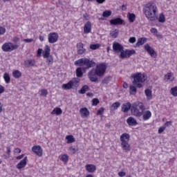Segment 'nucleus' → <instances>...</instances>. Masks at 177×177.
Wrapping results in <instances>:
<instances>
[{"label":"nucleus","instance_id":"nucleus-1","mask_svg":"<svg viewBox=\"0 0 177 177\" xmlns=\"http://www.w3.org/2000/svg\"><path fill=\"white\" fill-rule=\"evenodd\" d=\"M142 12L149 21H156L158 20V8L153 2H149L144 6Z\"/></svg>","mask_w":177,"mask_h":177},{"label":"nucleus","instance_id":"nucleus-2","mask_svg":"<svg viewBox=\"0 0 177 177\" xmlns=\"http://www.w3.org/2000/svg\"><path fill=\"white\" fill-rule=\"evenodd\" d=\"M130 138L131 136L127 133H124L120 136V146L124 153L131 151V145H129Z\"/></svg>","mask_w":177,"mask_h":177},{"label":"nucleus","instance_id":"nucleus-3","mask_svg":"<svg viewBox=\"0 0 177 177\" xmlns=\"http://www.w3.org/2000/svg\"><path fill=\"white\" fill-rule=\"evenodd\" d=\"M131 77L133 78V85H136V88H142V84L147 80V77L145 74H142L141 73H134Z\"/></svg>","mask_w":177,"mask_h":177},{"label":"nucleus","instance_id":"nucleus-4","mask_svg":"<svg viewBox=\"0 0 177 177\" xmlns=\"http://www.w3.org/2000/svg\"><path fill=\"white\" fill-rule=\"evenodd\" d=\"M78 86H80L78 80H71L67 84H62V88L67 91L68 89H77Z\"/></svg>","mask_w":177,"mask_h":177},{"label":"nucleus","instance_id":"nucleus-5","mask_svg":"<svg viewBox=\"0 0 177 177\" xmlns=\"http://www.w3.org/2000/svg\"><path fill=\"white\" fill-rule=\"evenodd\" d=\"M136 51L135 50H129V49H126V50H122V53L119 55L120 59H129L132 55H136Z\"/></svg>","mask_w":177,"mask_h":177},{"label":"nucleus","instance_id":"nucleus-6","mask_svg":"<svg viewBox=\"0 0 177 177\" xmlns=\"http://www.w3.org/2000/svg\"><path fill=\"white\" fill-rule=\"evenodd\" d=\"M106 68L107 66H106V64L102 63L97 65L95 71L97 72L98 77H103L106 73Z\"/></svg>","mask_w":177,"mask_h":177},{"label":"nucleus","instance_id":"nucleus-7","mask_svg":"<svg viewBox=\"0 0 177 177\" xmlns=\"http://www.w3.org/2000/svg\"><path fill=\"white\" fill-rule=\"evenodd\" d=\"M88 77L89 80L91 82H99V77L97 75V72L95 70V68H92L88 73Z\"/></svg>","mask_w":177,"mask_h":177},{"label":"nucleus","instance_id":"nucleus-8","mask_svg":"<svg viewBox=\"0 0 177 177\" xmlns=\"http://www.w3.org/2000/svg\"><path fill=\"white\" fill-rule=\"evenodd\" d=\"M131 112L133 115H135V117H142V111L140 112V111H139L138 109V104L136 103L131 105Z\"/></svg>","mask_w":177,"mask_h":177},{"label":"nucleus","instance_id":"nucleus-9","mask_svg":"<svg viewBox=\"0 0 177 177\" xmlns=\"http://www.w3.org/2000/svg\"><path fill=\"white\" fill-rule=\"evenodd\" d=\"M111 26H125V21L120 17L111 19L109 21Z\"/></svg>","mask_w":177,"mask_h":177},{"label":"nucleus","instance_id":"nucleus-10","mask_svg":"<svg viewBox=\"0 0 177 177\" xmlns=\"http://www.w3.org/2000/svg\"><path fill=\"white\" fill-rule=\"evenodd\" d=\"M32 151H33L38 157H42L44 154V149L39 145H35L32 147Z\"/></svg>","mask_w":177,"mask_h":177},{"label":"nucleus","instance_id":"nucleus-11","mask_svg":"<svg viewBox=\"0 0 177 177\" xmlns=\"http://www.w3.org/2000/svg\"><path fill=\"white\" fill-rule=\"evenodd\" d=\"M144 49L146 50V51L147 52V53L151 56V57H153L154 59H156V57H157V53L156 52L155 50H153V48H151L150 46L149 45H145L144 46Z\"/></svg>","mask_w":177,"mask_h":177},{"label":"nucleus","instance_id":"nucleus-12","mask_svg":"<svg viewBox=\"0 0 177 177\" xmlns=\"http://www.w3.org/2000/svg\"><path fill=\"white\" fill-rule=\"evenodd\" d=\"M59 39V35L56 32H50L48 34V42L50 44H55V42H57Z\"/></svg>","mask_w":177,"mask_h":177},{"label":"nucleus","instance_id":"nucleus-13","mask_svg":"<svg viewBox=\"0 0 177 177\" xmlns=\"http://www.w3.org/2000/svg\"><path fill=\"white\" fill-rule=\"evenodd\" d=\"M19 46L17 45H3L1 49L3 52H12V50H15V49H17Z\"/></svg>","mask_w":177,"mask_h":177},{"label":"nucleus","instance_id":"nucleus-14","mask_svg":"<svg viewBox=\"0 0 177 177\" xmlns=\"http://www.w3.org/2000/svg\"><path fill=\"white\" fill-rule=\"evenodd\" d=\"M143 121H147L151 118V111L149 110L142 111Z\"/></svg>","mask_w":177,"mask_h":177},{"label":"nucleus","instance_id":"nucleus-15","mask_svg":"<svg viewBox=\"0 0 177 177\" xmlns=\"http://www.w3.org/2000/svg\"><path fill=\"white\" fill-rule=\"evenodd\" d=\"M85 169L89 174H93L96 171V165L93 164H87L85 165Z\"/></svg>","mask_w":177,"mask_h":177},{"label":"nucleus","instance_id":"nucleus-16","mask_svg":"<svg viewBox=\"0 0 177 177\" xmlns=\"http://www.w3.org/2000/svg\"><path fill=\"white\" fill-rule=\"evenodd\" d=\"M80 113L82 118H88V117H89V110H88V108L86 107L81 108L80 110Z\"/></svg>","mask_w":177,"mask_h":177},{"label":"nucleus","instance_id":"nucleus-17","mask_svg":"<svg viewBox=\"0 0 177 177\" xmlns=\"http://www.w3.org/2000/svg\"><path fill=\"white\" fill-rule=\"evenodd\" d=\"M92 31V23L88 21L84 26V34H89Z\"/></svg>","mask_w":177,"mask_h":177},{"label":"nucleus","instance_id":"nucleus-18","mask_svg":"<svg viewBox=\"0 0 177 177\" xmlns=\"http://www.w3.org/2000/svg\"><path fill=\"white\" fill-rule=\"evenodd\" d=\"M113 50L115 53H117L118 55H121L122 50H124V46H122V45H113Z\"/></svg>","mask_w":177,"mask_h":177},{"label":"nucleus","instance_id":"nucleus-19","mask_svg":"<svg viewBox=\"0 0 177 177\" xmlns=\"http://www.w3.org/2000/svg\"><path fill=\"white\" fill-rule=\"evenodd\" d=\"M132 105L131 102H127L122 105V111L123 113H128L129 110H131Z\"/></svg>","mask_w":177,"mask_h":177},{"label":"nucleus","instance_id":"nucleus-20","mask_svg":"<svg viewBox=\"0 0 177 177\" xmlns=\"http://www.w3.org/2000/svg\"><path fill=\"white\" fill-rule=\"evenodd\" d=\"M127 123L129 127H135L138 125V122L136 121V119L133 118V117H129L127 120Z\"/></svg>","mask_w":177,"mask_h":177},{"label":"nucleus","instance_id":"nucleus-21","mask_svg":"<svg viewBox=\"0 0 177 177\" xmlns=\"http://www.w3.org/2000/svg\"><path fill=\"white\" fill-rule=\"evenodd\" d=\"M27 165V156H26L22 160H21L17 165V169H21V168H24Z\"/></svg>","mask_w":177,"mask_h":177},{"label":"nucleus","instance_id":"nucleus-22","mask_svg":"<svg viewBox=\"0 0 177 177\" xmlns=\"http://www.w3.org/2000/svg\"><path fill=\"white\" fill-rule=\"evenodd\" d=\"M50 56V47L46 46L43 51V57L44 59H48Z\"/></svg>","mask_w":177,"mask_h":177},{"label":"nucleus","instance_id":"nucleus-23","mask_svg":"<svg viewBox=\"0 0 177 177\" xmlns=\"http://www.w3.org/2000/svg\"><path fill=\"white\" fill-rule=\"evenodd\" d=\"M85 66H86V67L88 68H91L95 67L96 66V62H95L93 61H91L88 59H86Z\"/></svg>","mask_w":177,"mask_h":177},{"label":"nucleus","instance_id":"nucleus-24","mask_svg":"<svg viewBox=\"0 0 177 177\" xmlns=\"http://www.w3.org/2000/svg\"><path fill=\"white\" fill-rule=\"evenodd\" d=\"M127 19L129 23H133L136 20V15L133 13L129 12L127 14Z\"/></svg>","mask_w":177,"mask_h":177},{"label":"nucleus","instance_id":"nucleus-25","mask_svg":"<svg viewBox=\"0 0 177 177\" xmlns=\"http://www.w3.org/2000/svg\"><path fill=\"white\" fill-rule=\"evenodd\" d=\"M86 59L81 58L75 62V66H85V61Z\"/></svg>","mask_w":177,"mask_h":177},{"label":"nucleus","instance_id":"nucleus-26","mask_svg":"<svg viewBox=\"0 0 177 177\" xmlns=\"http://www.w3.org/2000/svg\"><path fill=\"white\" fill-rule=\"evenodd\" d=\"M66 139L67 140L66 143H68V144L74 143V142H75V138L72 135L66 136Z\"/></svg>","mask_w":177,"mask_h":177},{"label":"nucleus","instance_id":"nucleus-27","mask_svg":"<svg viewBox=\"0 0 177 177\" xmlns=\"http://www.w3.org/2000/svg\"><path fill=\"white\" fill-rule=\"evenodd\" d=\"M86 52V50L84 48V46L79 45L77 46V53L79 55H84Z\"/></svg>","mask_w":177,"mask_h":177},{"label":"nucleus","instance_id":"nucleus-28","mask_svg":"<svg viewBox=\"0 0 177 177\" xmlns=\"http://www.w3.org/2000/svg\"><path fill=\"white\" fill-rule=\"evenodd\" d=\"M145 93L148 100L152 99L153 95H152L151 90L147 88L145 90Z\"/></svg>","mask_w":177,"mask_h":177},{"label":"nucleus","instance_id":"nucleus-29","mask_svg":"<svg viewBox=\"0 0 177 177\" xmlns=\"http://www.w3.org/2000/svg\"><path fill=\"white\" fill-rule=\"evenodd\" d=\"M87 91H89V86H88V85H84L79 91V93H81V95H84V94L86 93Z\"/></svg>","mask_w":177,"mask_h":177},{"label":"nucleus","instance_id":"nucleus-30","mask_svg":"<svg viewBox=\"0 0 177 177\" xmlns=\"http://www.w3.org/2000/svg\"><path fill=\"white\" fill-rule=\"evenodd\" d=\"M76 76L77 78H82L84 77V73H82V68H77L76 69Z\"/></svg>","mask_w":177,"mask_h":177},{"label":"nucleus","instance_id":"nucleus-31","mask_svg":"<svg viewBox=\"0 0 177 177\" xmlns=\"http://www.w3.org/2000/svg\"><path fill=\"white\" fill-rule=\"evenodd\" d=\"M159 23H165V15L164 13H160L159 14V16H158V19H157Z\"/></svg>","mask_w":177,"mask_h":177},{"label":"nucleus","instance_id":"nucleus-32","mask_svg":"<svg viewBox=\"0 0 177 177\" xmlns=\"http://www.w3.org/2000/svg\"><path fill=\"white\" fill-rule=\"evenodd\" d=\"M146 42H147V38L141 37L138 39V42L136 43V45H144V44H146Z\"/></svg>","mask_w":177,"mask_h":177},{"label":"nucleus","instance_id":"nucleus-33","mask_svg":"<svg viewBox=\"0 0 177 177\" xmlns=\"http://www.w3.org/2000/svg\"><path fill=\"white\" fill-rule=\"evenodd\" d=\"M118 34H120V32L118 29H115L110 32V35L112 38H117V37H118Z\"/></svg>","mask_w":177,"mask_h":177},{"label":"nucleus","instance_id":"nucleus-34","mask_svg":"<svg viewBox=\"0 0 177 177\" xmlns=\"http://www.w3.org/2000/svg\"><path fill=\"white\" fill-rule=\"evenodd\" d=\"M62 113H63V111H62V109H60V108H55L51 112V114H56V115H62Z\"/></svg>","mask_w":177,"mask_h":177},{"label":"nucleus","instance_id":"nucleus-35","mask_svg":"<svg viewBox=\"0 0 177 177\" xmlns=\"http://www.w3.org/2000/svg\"><path fill=\"white\" fill-rule=\"evenodd\" d=\"M3 78H4L6 84L10 83V75H9V73H5L3 75Z\"/></svg>","mask_w":177,"mask_h":177},{"label":"nucleus","instance_id":"nucleus-36","mask_svg":"<svg viewBox=\"0 0 177 177\" xmlns=\"http://www.w3.org/2000/svg\"><path fill=\"white\" fill-rule=\"evenodd\" d=\"M170 93L172 96H174V97H177V86L172 87L170 89Z\"/></svg>","mask_w":177,"mask_h":177},{"label":"nucleus","instance_id":"nucleus-37","mask_svg":"<svg viewBox=\"0 0 177 177\" xmlns=\"http://www.w3.org/2000/svg\"><path fill=\"white\" fill-rule=\"evenodd\" d=\"M12 77H14V78H20V77H21V73L20 71H18V70L14 71L12 72Z\"/></svg>","mask_w":177,"mask_h":177},{"label":"nucleus","instance_id":"nucleus-38","mask_svg":"<svg viewBox=\"0 0 177 177\" xmlns=\"http://www.w3.org/2000/svg\"><path fill=\"white\" fill-rule=\"evenodd\" d=\"M136 92H137L136 86H132V85L129 86L130 95H136Z\"/></svg>","mask_w":177,"mask_h":177},{"label":"nucleus","instance_id":"nucleus-39","mask_svg":"<svg viewBox=\"0 0 177 177\" xmlns=\"http://www.w3.org/2000/svg\"><path fill=\"white\" fill-rule=\"evenodd\" d=\"M120 106H121V103H120L119 102H117L113 103L111 106V110H117V109H118V107H120Z\"/></svg>","mask_w":177,"mask_h":177},{"label":"nucleus","instance_id":"nucleus-40","mask_svg":"<svg viewBox=\"0 0 177 177\" xmlns=\"http://www.w3.org/2000/svg\"><path fill=\"white\" fill-rule=\"evenodd\" d=\"M25 64H28L29 67L35 66V59H28L25 62Z\"/></svg>","mask_w":177,"mask_h":177},{"label":"nucleus","instance_id":"nucleus-41","mask_svg":"<svg viewBox=\"0 0 177 177\" xmlns=\"http://www.w3.org/2000/svg\"><path fill=\"white\" fill-rule=\"evenodd\" d=\"M111 10H105L102 12V16L104 17H110L111 16Z\"/></svg>","mask_w":177,"mask_h":177},{"label":"nucleus","instance_id":"nucleus-42","mask_svg":"<svg viewBox=\"0 0 177 177\" xmlns=\"http://www.w3.org/2000/svg\"><path fill=\"white\" fill-rule=\"evenodd\" d=\"M137 107H138L140 110L142 111H145L146 110V106H145V104H143V103L142 102H139L137 104Z\"/></svg>","mask_w":177,"mask_h":177},{"label":"nucleus","instance_id":"nucleus-43","mask_svg":"<svg viewBox=\"0 0 177 177\" xmlns=\"http://www.w3.org/2000/svg\"><path fill=\"white\" fill-rule=\"evenodd\" d=\"M61 161H63V162H67L68 161V156L67 155L64 154L60 157Z\"/></svg>","mask_w":177,"mask_h":177},{"label":"nucleus","instance_id":"nucleus-44","mask_svg":"<svg viewBox=\"0 0 177 177\" xmlns=\"http://www.w3.org/2000/svg\"><path fill=\"white\" fill-rule=\"evenodd\" d=\"M111 80V77H105L102 80V84H109V82H110Z\"/></svg>","mask_w":177,"mask_h":177},{"label":"nucleus","instance_id":"nucleus-45","mask_svg":"<svg viewBox=\"0 0 177 177\" xmlns=\"http://www.w3.org/2000/svg\"><path fill=\"white\" fill-rule=\"evenodd\" d=\"M100 102H99V99L97 98H94L92 100V105L93 106H97V104H99Z\"/></svg>","mask_w":177,"mask_h":177},{"label":"nucleus","instance_id":"nucleus-46","mask_svg":"<svg viewBox=\"0 0 177 177\" xmlns=\"http://www.w3.org/2000/svg\"><path fill=\"white\" fill-rule=\"evenodd\" d=\"M41 96H45V97H46V95H48V90H46V89H44V88H43V89H41Z\"/></svg>","mask_w":177,"mask_h":177},{"label":"nucleus","instance_id":"nucleus-47","mask_svg":"<svg viewBox=\"0 0 177 177\" xmlns=\"http://www.w3.org/2000/svg\"><path fill=\"white\" fill-rule=\"evenodd\" d=\"M150 31L151 34H153L154 35H157V34H158V30H157V28H151Z\"/></svg>","mask_w":177,"mask_h":177},{"label":"nucleus","instance_id":"nucleus-48","mask_svg":"<svg viewBox=\"0 0 177 177\" xmlns=\"http://www.w3.org/2000/svg\"><path fill=\"white\" fill-rule=\"evenodd\" d=\"M100 48V45H90V49L92 50H96V49H99Z\"/></svg>","mask_w":177,"mask_h":177},{"label":"nucleus","instance_id":"nucleus-49","mask_svg":"<svg viewBox=\"0 0 177 177\" xmlns=\"http://www.w3.org/2000/svg\"><path fill=\"white\" fill-rule=\"evenodd\" d=\"M6 32V28L3 26H0V35H3Z\"/></svg>","mask_w":177,"mask_h":177},{"label":"nucleus","instance_id":"nucleus-50","mask_svg":"<svg viewBox=\"0 0 177 177\" xmlns=\"http://www.w3.org/2000/svg\"><path fill=\"white\" fill-rule=\"evenodd\" d=\"M104 113V108H100L97 111V115H102Z\"/></svg>","mask_w":177,"mask_h":177},{"label":"nucleus","instance_id":"nucleus-51","mask_svg":"<svg viewBox=\"0 0 177 177\" xmlns=\"http://www.w3.org/2000/svg\"><path fill=\"white\" fill-rule=\"evenodd\" d=\"M129 41L130 42V44H135V42H136V37H130L129 39Z\"/></svg>","mask_w":177,"mask_h":177},{"label":"nucleus","instance_id":"nucleus-52","mask_svg":"<svg viewBox=\"0 0 177 177\" xmlns=\"http://www.w3.org/2000/svg\"><path fill=\"white\" fill-rule=\"evenodd\" d=\"M171 77H172V73H168L167 75H165V77L168 80H171Z\"/></svg>","mask_w":177,"mask_h":177},{"label":"nucleus","instance_id":"nucleus-53","mask_svg":"<svg viewBox=\"0 0 177 177\" xmlns=\"http://www.w3.org/2000/svg\"><path fill=\"white\" fill-rule=\"evenodd\" d=\"M5 92V87L0 84V95H2Z\"/></svg>","mask_w":177,"mask_h":177},{"label":"nucleus","instance_id":"nucleus-54","mask_svg":"<svg viewBox=\"0 0 177 177\" xmlns=\"http://www.w3.org/2000/svg\"><path fill=\"white\" fill-rule=\"evenodd\" d=\"M37 57H40L41 55H42V49L41 48H39L37 50Z\"/></svg>","mask_w":177,"mask_h":177},{"label":"nucleus","instance_id":"nucleus-55","mask_svg":"<svg viewBox=\"0 0 177 177\" xmlns=\"http://www.w3.org/2000/svg\"><path fill=\"white\" fill-rule=\"evenodd\" d=\"M164 131H165V127H162L159 128L158 133H162V132H164Z\"/></svg>","mask_w":177,"mask_h":177},{"label":"nucleus","instance_id":"nucleus-56","mask_svg":"<svg viewBox=\"0 0 177 177\" xmlns=\"http://www.w3.org/2000/svg\"><path fill=\"white\" fill-rule=\"evenodd\" d=\"M125 175H127V173H125L124 171H120L118 173V176L120 177H124V176H125Z\"/></svg>","mask_w":177,"mask_h":177},{"label":"nucleus","instance_id":"nucleus-57","mask_svg":"<svg viewBox=\"0 0 177 177\" xmlns=\"http://www.w3.org/2000/svg\"><path fill=\"white\" fill-rule=\"evenodd\" d=\"M19 41H20V39H19L17 37H15L12 39V42H15V44L19 42Z\"/></svg>","mask_w":177,"mask_h":177},{"label":"nucleus","instance_id":"nucleus-58","mask_svg":"<svg viewBox=\"0 0 177 177\" xmlns=\"http://www.w3.org/2000/svg\"><path fill=\"white\" fill-rule=\"evenodd\" d=\"M32 41H34L33 39H24V41L26 42V43H30V42H32Z\"/></svg>","mask_w":177,"mask_h":177},{"label":"nucleus","instance_id":"nucleus-59","mask_svg":"<svg viewBox=\"0 0 177 177\" xmlns=\"http://www.w3.org/2000/svg\"><path fill=\"white\" fill-rule=\"evenodd\" d=\"M6 153H7L8 157H10V147H7V151H6Z\"/></svg>","mask_w":177,"mask_h":177},{"label":"nucleus","instance_id":"nucleus-60","mask_svg":"<svg viewBox=\"0 0 177 177\" xmlns=\"http://www.w3.org/2000/svg\"><path fill=\"white\" fill-rule=\"evenodd\" d=\"M169 125H172V122L169 121V122H166L165 123V126H166V127H169Z\"/></svg>","mask_w":177,"mask_h":177},{"label":"nucleus","instance_id":"nucleus-61","mask_svg":"<svg viewBox=\"0 0 177 177\" xmlns=\"http://www.w3.org/2000/svg\"><path fill=\"white\" fill-rule=\"evenodd\" d=\"M84 19H86V20H88V19H89V15H88V13H85L83 15Z\"/></svg>","mask_w":177,"mask_h":177},{"label":"nucleus","instance_id":"nucleus-62","mask_svg":"<svg viewBox=\"0 0 177 177\" xmlns=\"http://www.w3.org/2000/svg\"><path fill=\"white\" fill-rule=\"evenodd\" d=\"M69 150H71V151H73V154H75V148H74V147H71L70 148H69Z\"/></svg>","mask_w":177,"mask_h":177},{"label":"nucleus","instance_id":"nucleus-63","mask_svg":"<svg viewBox=\"0 0 177 177\" xmlns=\"http://www.w3.org/2000/svg\"><path fill=\"white\" fill-rule=\"evenodd\" d=\"M15 153H21V149L19 148H15Z\"/></svg>","mask_w":177,"mask_h":177},{"label":"nucleus","instance_id":"nucleus-64","mask_svg":"<svg viewBox=\"0 0 177 177\" xmlns=\"http://www.w3.org/2000/svg\"><path fill=\"white\" fill-rule=\"evenodd\" d=\"M123 88H124V89H127L128 88V83L124 82L123 83Z\"/></svg>","mask_w":177,"mask_h":177}]
</instances>
